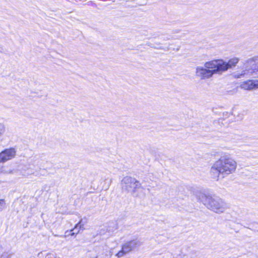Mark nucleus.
<instances>
[{"label": "nucleus", "mask_w": 258, "mask_h": 258, "mask_svg": "<svg viewBox=\"0 0 258 258\" xmlns=\"http://www.w3.org/2000/svg\"><path fill=\"white\" fill-rule=\"evenodd\" d=\"M236 166V162L229 155L224 154L212 166L210 173L213 178L218 180L220 175L223 178L234 172Z\"/></svg>", "instance_id": "nucleus-1"}, {"label": "nucleus", "mask_w": 258, "mask_h": 258, "mask_svg": "<svg viewBox=\"0 0 258 258\" xmlns=\"http://www.w3.org/2000/svg\"><path fill=\"white\" fill-rule=\"evenodd\" d=\"M197 197L198 200L203 203L208 209L216 213H223L229 208V205L218 197L204 193H200Z\"/></svg>", "instance_id": "nucleus-2"}, {"label": "nucleus", "mask_w": 258, "mask_h": 258, "mask_svg": "<svg viewBox=\"0 0 258 258\" xmlns=\"http://www.w3.org/2000/svg\"><path fill=\"white\" fill-rule=\"evenodd\" d=\"M121 186L122 192L130 193L133 197H137V191L141 187V184L135 178L126 176L121 180Z\"/></svg>", "instance_id": "nucleus-3"}, {"label": "nucleus", "mask_w": 258, "mask_h": 258, "mask_svg": "<svg viewBox=\"0 0 258 258\" xmlns=\"http://www.w3.org/2000/svg\"><path fill=\"white\" fill-rule=\"evenodd\" d=\"M142 244V242L140 239L136 238L125 242L121 247V249L119 251L116 255L118 257H121L124 255L138 249Z\"/></svg>", "instance_id": "nucleus-4"}, {"label": "nucleus", "mask_w": 258, "mask_h": 258, "mask_svg": "<svg viewBox=\"0 0 258 258\" xmlns=\"http://www.w3.org/2000/svg\"><path fill=\"white\" fill-rule=\"evenodd\" d=\"M223 60L221 59H213L205 62V66L210 69L214 75L224 72Z\"/></svg>", "instance_id": "nucleus-5"}, {"label": "nucleus", "mask_w": 258, "mask_h": 258, "mask_svg": "<svg viewBox=\"0 0 258 258\" xmlns=\"http://www.w3.org/2000/svg\"><path fill=\"white\" fill-rule=\"evenodd\" d=\"M196 75L201 80H206L211 78L213 75L210 69L205 66H198L196 68Z\"/></svg>", "instance_id": "nucleus-6"}, {"label": "nucleus", "mask_w": 258, "mask_h": 258, "mask_svg": "<svg viewBox=\"0 0 258 258\" xmlns=\"http://www.w3.org/2000/svg\"><path fill=\"white\" fill-rule=\"evenodd\" d=\"M16 151L14 148L7 149L0 153V163H4L15 157Z\"/></svg>", "instance_id": "nucleus-7"}, {"label": "nucleus", "mask_w": 258, "mask_h": 258, "mask_svg": "<svg viewBox=\"0 0 258 258\" xmlns=\"http://www.w3.org/2000/svg\"><path fill=\"white\" fill-rule=\"evenodd\" d=\"M239 58L238 57H234L231 58L228 60V62H226L223 60V67L224 72H226L229 69H231L233 67H235L236 64L239 61Z\"/></svg>", "instance_id": "nucleus-8"}, {"label": "nucleus", "mask_w": 258, "mask_h": 258, "mask_svg": "<svg viewBox=\"0 0 258 258\" xmlns=\"http://www.w3.org/2000/svg\"><path fill=\"white\" fill-rule=\"evenodd\" d=\"M241 86L242 88L245 90H251L258 88V80L247 81L244 82Z\"/></svg>", "instance_id": "nucleus-9"}, {"label": "nucleus", "mask_w": 258, "mask_h": 258, "mask_svg": "<svg viewBox=\"0 0 258 258\" xmlns=\"http://www.w3.org/2000/svg\"><path fill=\"white\" fill-rule=\"evenodd\" d=\"M117 228V227L116 222H111L108 224V226L106 229V232L109 233L108 234V235H109L116 230Z\"/></svg>", "instance_id": "nucleus-10"}, {"label": "nucleus", "mask_w": 258, "mask_h": 258, "mask_svg": "<svg viewBox=\"0 0 258 258\" xmlns=\"http://www.w3.org/2000/svg\"><path fill=\"white\" fill-rule=\"evenodd\" d=\"M85 224V222L83 221V219H81L80 221L75 225L74 228V230H76L78 227H79L80 229L83 230L84 229V225Z\"/></svg>", "instance_id": "nucleus-11"}, {"label": "nucleus", "mask_w": 258, "mask_h": 258, "mask_svg": "<svg viewBox=\"0 0 258 258\" xmlns=\"http://www.w3.org/2000/svg\"><path fill=\"white\" fill-rule=\"evenodd\" d=\"M81 229H79V227H78V228L76 230H74V228L72 230H71L70 231H67L66 232V234H67V235H71V236H74L76 234H77L80 230Z\"/></svg>", "instance_id": "nucleus-12"}, {"label": "nucleus", "mask_w": 258, "mask_h": 258, "mask_svg": "<svg viewBox=\"0 0 258 258\" xmlns=\"http://www.w3.org/2000/svg\"><path fill=\"white\" fill-rule=\"evenodd\" d=\"M6 205L5 201L3 199H0V211H2L6 209Z\"/></svg>", "instance_id": "nucleus-13"}, {"label": "nucleus", "mask_w": 258, "mask_h": 258, "mask_svg": "<svg viewBox=\"0 0 258 258\" xmlns=\"http://www.w3.org/2000/svg\"><path fill=\"white\" fill-rule=\"evenodd\" d=\"M5 131V127L3 123H0V136L3 135Z\"/></svg>", "instance_id": "nucleus-14"}, {"label": "nucleus", "mask_w": 258, "mask_h": 258, "mask_svg": "<svg viewBox=\"0 0 258 258\" xmlns=\"http://www.w3.org/2000/svg\"><path fill=\"white\" fill-rule=\"evenodd\" d=\"M104 231H105V230H103V229H101L100 232V234L101 235L104 234H105V232Z\"/></svg>", "instance_id": "nucleus-15"}, {"label": "nucleus", "mask_w": 258, "mask_h": 258, "mask_svg": "<svg viewBox=\"0 0 258 258\" xmlns=\"http://www.w3.org/2000/svg\"><path fill=\"white\" fill-rule=\"evenodd\" d=\"M246 74L245 71H244V73L241 74V75H244Z\"/></svg>", "instance_id": "nucleus-16"}]
</instances>
